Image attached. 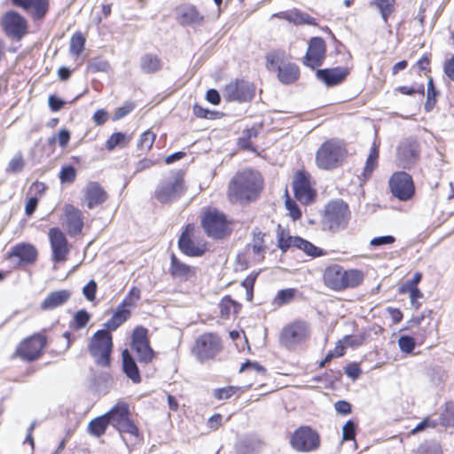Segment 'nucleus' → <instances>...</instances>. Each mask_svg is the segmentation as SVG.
Returning <instances> with one entry per match:
<instances>
[{
	"instance_id": "obj_38",
	"label": "nucleus",
	"mask_w": 454,
	"mask_h": 454,
	"mask_svg": "<svg viewBox=\"0 0 454 454\" xmlns=\"http://www.w3.org/2000/svg\"><path fill=\"white\" fill-rule=\"evenodd\" d=\"M438 424L444 427H454V402H447L439 414Z\"/></svg>"
},
{
	"instance_id": "obj_57",
	"label": "nucleus",
	"mask_w": 454,
	"mask_h": 454,
	"mask_svg": "<svg viewBox=\"0 0 454 454\" xmlns=\"http://www.w3.org/2000/svg\"><path fill=\"white\" fill-rule=\"evenodd\" d=\"M122 369H138L134 357L129 349L125 348L121 352Z\"/></svg>"
},
{
	"instance_id": "obj_59",
	"label": "nucleus",
	"mask_w": 454,
	"mask_h": 454,
	"mask_svg": "<svg viewBox=\"0 0 454 454\" xmlns=\"http://www.w3.org/2000/svg\"><path fill=\"white\" fill-rule=\"evenodd\" d=\"M395 241V239L392 235H386L380 237H375L370 240V245L372 247H381L386 245H391Z\"/></svg>"
},
{
	"instance_id": "obj_2",
	"label": "nucleus",
	"mask_w": 454,
	"mask_h": 454,
	"mask_svg": "<svg viewBox=\"0 0 454 454\" xmlns=\"http://www.w3.org/2000/svg\"><path fill=\"white\" fill-rule=\"evenodd\" d=\"M266 67L277 73L278 79L284 84L296 82L300 70L296 64L290 61V57L283 51H273L266 55Z\"/></svg>"
},
{
	"instance_id": "obj_5",
	"label": "nucleus",
	"mask_w": 454,
	"mask_h": 454,
	"mask_svg": "<svg viewBox=\"0 0 454 454\" xmlns=\"http://www.w3.org/2000/svg\"><path fill=\"white\" fill-rule=\"evenodd\" d=\"M347 151L338 139H329L323 143L316 154V163L322 169L337 168L344 160Z\"/></svg>"
},
{
	"instance_id": "obj_63",
	"label": "nucleus",
	"mask_w": 454,
	"mask_h": 454,
	"mask_svg": "<svg viewBox=\"0 0 454 454\" xmlns=\"http://www.w3.org/2000/svg\"><path fill=\"white\" fill-rule=\"evenodd\" d=\"M286 207L294 220H297L301 216V213L294 201L287 199L286 201Z\"/></svg>"
},
{
	"instance_id": "obj_19",
	"label": "nucleus",
	"mask_w": 454,
	"mask_h": 454,
	"mask_svg": "<svg viewBox=\"0 0 454 454\" xmlns=\"http://www.w3.org/2000/svg\"><path fill=\"white\" fill-rule=\"evenodd\" d=\"M62 225L71 236L82 232L83 227L82 213L80 209L70 204L63 207Z\"/></svg>"
},
{
	"instance_id": "obj_34",
	"label": "nucleus",
	"mask_w": 454,
	"mask_h": 454,
	"mask_svg": "<svg viewBox=\"0 0 454 454\" xmlns=\"http://www.w3.org/2000/svg\"><path fill=\"white\" fill-rule=\"evenodd\" d=\"M109 425V419L105 413L91 419L88 425L87 431L90 435L99 437L106 433Z\"/></svg>"
},
{
	"instance_id": "obj_51",
	"label": "nucleus",
	"mask_w": 454,
	"mask_h": 454,
	"mask_svg": "<svg viewBox=\"0 0 454 454\" xmlns=\"http://www.w3.org/2000/svg\"><path fill=\"white\" fill-rule=\"evenodd\" d=\"M415 339L408 335H402L398 340L400 349L405 353H411L415 347Z\"/></svg>"
},
{
	"instance_id": "obj_48",
	"label": "nucleus",
	"mask_w": 454,
	"mask_h": 454,
	"mask_svg": "<svg viewBox=\"0 0 454 454\" xmlns=\"http://www.w3.org/2000/svg\"><path fill=\"white\" fill-rule=\"evenodd\" d=\"M155 137V134L151 130L145 131L138 139L137 147L142 151H148L152 148Z\"/></svg>"
},
{
	"instance_id": "obj_9",
	"label": "nucleus",
	"mask_w": 454,
	"mask_h": 454,
	"mask_svg": "<svg viewBox=\"0 0 454 454\" xmlns=\"http://www.w3.org/2000/svg\"><path fill=\"white\" fill-rule=\"evenodd\" d=\"M222 349L220 338L214 333H204L199 336L192 348V353L200 361L212 359Z\"/></svg>"
},
{
	"instance_id": "obj_36",
	"label": "nucleus",
	"mask_w": 454,
	"mask_h": 454,
	"mask_svg": "<svg viewBox=\"0 0 454 454\" xmlns=\"http://www.w3.org/2000/svg\"><path fill=\"white\" fill-rule=\"evenodd\" d=\"M114 380L106 371H100L93 380L95 390L100 394H106L113 386Z\"/></svg>"
},
{
	"instance_id": "obj_14",
	"label": "nucleus",
	"mask_w": 454,
	"mask_h": 454,
	"mask_svg": "<svg viewBox=\"0 0 454 454\" xmlns=\"http://www.w3.org/2000/svg\"><path fill=\"white\" fill-rule=\"evenodd\" d=\"M223 96L227 101H249L254 96V86L244 80L231 81L223 88Z\"/></svg>"
},
{
	"instance_id": "obj_17",
	"label": "nucleus",
	"mask_w": 454,
	"mask_h": 454,
	"mask_svg": "<svg viewBox=\"0 0 454 454\" xmlns=\"http://www.w3.org/2000/svg\"><path fill=\"white\" fill-rule=\"evenodd\" d=\"M49 239L52 250V260L56 262H65L70 251L65 234L59 228H51L49 231Z\"/></svg>"
},
{
	"instance_id": "obj_54",
	"label": "nucleus",
	"mask_w": 454,
	"mask_h": 454,
	"mask_svg": "<svg viewBox=\"0 0 454 454\" xmlns=\"http://www.w3.org/2000/svg\"><path fill=\"white\" fill-rule=\"evenodd\" d=\"M437 425L438 422L435 419H432L429 417H427L411 431V434H415L425 430L426 428H434Z\"/></svg>"
},
{
	"instance_id": "obj_40",
	"label": "nucleus",
	"mask_w": 454,
	"mask_h": 454,
	"mask_svg": "<svg viewBox=\"0 0 454 454\" xmlns=\"http://www.w3.org/2000/svg\"><path fill=\"white\" fill-rule=\"evenodd\" d=\"M131 140V137L121 132L114 133L106 142V147L113 151L116 146L125 147Z\"/></svg>"
},
{
	"instance_id": "obj_7",
	"label": "nucleus",
	"mask_w": 454,
	"mask_h": 454,
	"mask_svg": "<svg viewBox=\"0 0 454 454\" xmlns=\"http://www.w3.org/2000/svg\"><path fill=\"white\" fill-rule=\"evenodd\" d=\"M112 425L120 433H128L131 435H138V428L129 418V407L124 402L117 403L106 413Z\"/></svg>"
},
{
	"instance_id": "obj_44",
	"label": "nucleus",
	"mask_w": 454,
	"mask_h": 454,
	"mask_svg": "<svg viewBox=\"0 0 454 454\" xmlns=\"http://www.w3.org/2000/svg\"><path fill=\"white\" fill-rule=\"evenodd\" d=\"M378 158L379 146L375 143H373L364 167V176L371 175V173L374 170V168L377 167Z\"/></svg>"
},
{
	"instance_id": "obj_64",
	"label": "nucleus",
	"mask_w": 454,
	"mask_h": 454,
	"mask_svg": "<svg viewBox=\"0 0 454 454\" xmlns=\"http://www.w3.org/2000/svg\"><path fill=\"white\" fill-rule=\"evenodd\" d=\"M335 410L338 413L342 415H348L351 412V405L346 401H338L334 404Z\"/></svg>"
},
{
	"instance_id": "obj_31",
	"label": "nucleus",
	"mask_w": 454,
	"mask_h": 454,
	"mask_svg": "<svg viewBox=\"0 0 454 454\" xmlns=\"http://www.w3.org/2000/svg\"><path fill=\"white\" fill-rule=\"evenodd\" d=\"M12 3L27 11L33 9L35 19H41L48 10V0H12Z\"/></svg>"
},
{
	"instance_id": "obj_15",
	"label": "nucleus",
	"mask_w": 454,
	"mask_h": 454,
	"mask_svg": "<svg viewBox=\"0 0 454 454\" xmlns=\"http://www.w3.org/2000/svg\"><path fill=\"white\" fill-rule=\"evenodd\" d=\"M130 346L131 350L136 353L139 362L146 364L153 357V351L147 339L146 328L137 326L134 329Z\"/></svg>"
},
{
	"instance_id": "obj_53",
	"label": "nucleus",
	"mask_w": 454,
	"mask_h": 454,
	"mask_svg": "<svg viewBox=\"0 0 454 454\" xmlns=\"http://www.w3.org/2000/svg\"><path fill=\"white\" fill-rule=\"evenodd\" d=\"M239 387L234 386H228L221 388L215 389L214 396L218 400L228 399L232 396Z\"/></svg>"
},
{
	"instance_id": "obj_33",
	"label": "nucleus",
	"mask_w": 454,
	"mask_h": 454,
	"mask_svg": "<svg viewBox=\"0 0 454 454\" xmlns=\"http://www.w3.org/2000/svg\"><path fill=\"white\" fill-rule=\"evenodd\" d=\"M127 308L128 307L121 303L114 312L112 317L104 324L106 327L105 330L111 333V331H115L121 325L126 322L131 315L130 310Z\"/></svg>"
},
{
	"instance_id": "obj_58",
	"label": "nucleus",
	"mask_w": 454,
	"mask_h": 454,
	"mask_svg": "<svg viewBox=\"0 0 454 454\" xmlns=\"http://www.w3.org/2000/svg\"><path fill=\"white\" fill-rule=\"evenodd\" d=\"M410 293V301L412 308L419 309L421 307L419 299L423 297V294L419 288L406 289Z\"/></svg>"
},
{
	"instance_id": "obj_41",
	"label": "nucleus",
	"mask_w": 454,
	"mask_h": 454,
	"mask_svg": "<svg viewBox=\"0 0 454 454\" xmlns=\"http://www.w3.org/2000/svg\"><path fill=\"white\" fill-rule=\"evenodd\" d=\"M297 290L295 288L282 289L277 294L273 302L279 307L288 304L295 298Z\"/></svg>"
},
{
	"instance_id": "obj_29",
	"label": "nucleus",
	"mask_w": 454,
	"mask_h": 454,
	"mask_svg": "<svg viewBox=\"0 0 454 454\" xmlns=\"http://www.w3.org/2000/svg\"><path fill=\"white\" fill-rule=\"evenodd\" d=\"M85 200L89 208L102 204L106 200V193L98 183H90L85 188Z\"/></svg>"
},
{
	"instance_id": "obj_1",
	"label": "nucleus",
	"mask_w": 454,
	"mask_h": 454,
	"mask_svg": "<svg viewBox=\"0 0 454 454\" xmlns=\"http://www.w3.org/2000/svg\"><path fill=\"white\" fill-rule=\"evenodd\" d=\"M262 189V178L254 170L237 173L229 184L228 196L231 202L244 203L255 200Z\"/></svg>"
},
{
	"instance_id": "obj_35",
	"label": "nucleus",
	"mask_w": 454,
	"mask_h": 454,
	"mask_svg": "<svg viewBox=\"0 0 454 454\" xmlns=\"http://www.w3.org/2000/svg\"><path fill=\"white\" fill-rule=\"evenodd\" d=\"M140 67L145 74H153L161 68V60L157 55L145 54L140 59Z\"/></svg>"
},
{
	"instance_id": "obj_32",
	"label": "nucleus",
	"mask_w": 454,
	"mask_h": 454,
	"mask_svg": "<svg viewBox=\"0 0 454 454\" xmlns=\"http://www.w3.org/2000/svg\"><path fill=\"white\" fill-rule=\"evenodd\" d=\"M170 270L174 278L184 281L192 278L196 273V269L194 267L180 262L174 254L171 256Z\"/></svg>"
},
{
	"instance_id": "obj_28",
	"label": "nucleus",
	"mask_w": 454,
	"mask_h": 454,
	"mask_svg": "<svg viewBox=\"0 0 454 454\" xmlns=\"http://www.w3.org/2000/svg\"><path fill=\"white\" fill-rule=\"evenodd\" d=\"M272 16L288 20L295 25H317L313 17L297 9L281 12L275 13Z\"/></svg>"
},
{
	"instance_id": "obj_46",
	"label": "nucleus",
	"mask_w": 454,
	"mask_h": 454,
	"mask_svg": "<svg viewBox=\"0 0 454 454\" xmlns=\"http://www.w3.org/2000/svg\"><path fill=\"white\" fill-rule=\"evenodd\" d=\"M346 349V345L344 343L343 339L339 340L335 345L333 350L329 351L324 360H322L319 364L320 367L325 366V364L333 358V357H340L344 355Z\"/></svg>"
},
{
	"instance_id": "obj_3",
	"label": "nucleus",
	"mask_w": 454,
	"mask_h": 454,
	"mask_svg": "<svg viewBox=\"0 0 454 454\" xmlns=\"http://www.w3.org/2000/svg\"><path fill=\"white\" fill-rule=\"evenodd\" d=\"M363 278L364 276L360 270H346L337 264L327 267L324 273L325 284L335 291L354 288L361 284Z\"/></svg>"
},
{
	"instance_id": "obj_43",
	"label": "nucleus",
	"mask_w": 454,
	"mask_h": 454,
	"mask_svg": "<svg viewBox=\"0 0 454 454\" xmlns=\"http://www.w3.org/2000/svg\"><path fill=\"white\" fill-rule=\"evenodd\" d=\"M87 68L90 72L97 73V72H108L110 70V64L107 60L97 57L89 60Z\"/></svg>"
},
{
	"instance_id": "obj_45",
	"label": "nucleus",
	"mask_w": 454,
	"mask_h": 454,
	"mask_svg": "<svg viewBox=\"0 0 454 454\" xmlns=\"http://www.w3.org/2000/svg\"><path fill=\"white\" fill-rule=\"evenodd\" d=\"M85 44V38L81 33H75L73 35L70 41V52L74 56H79Z\"/></svg>"
},
{
	"instance_id": "obj_16",
	"label": "nucleus",
	"mask_w": 454,
	"mask_h": 454,
	"mask_svg": "<svg viewBox=\"0 0 454 454\" xmlns=\"http://www.w3.org/2000/svg\"><path fill=\"white\" fill-rule=\"evenodd\" d=\"M309 335V325L303 321H296L281 333V342L287 348L294 347L305 341Z\"/></svg>"
},
{
	"instance_id": "obj_42",
	"label": "nucleus",
	"mask_w": 454,
	"mask_h": 454,
	"mask_svg": "<svg viewBox=\"0 0 454 454\" xmlns=\"http://www.w3.org/2000/svg\"><path fill=\"white\" fill-rule=\"evenodd\" d=\"M294 242H296L295 247L304 251L308 255L319 256L323 254V252L320 248L315 247L312 243L301 238L294 239Z\"/></svg>"
},
{
	"instance_id": "obj_52",
	"label": "nucleus",
	"mask_w": 454,
	"mask_h": 454,
	"mask_svg": "<svg viewBox=\"0 0 454 454\" xmlns=\"http://www.w3.org/2000/svg\"><path fill=\"white\" fill-rule=\"evenodd\" d=\"M140 289L138 287H132L127 297L122 301L121 304L125 305L126 307H135L137 301L140 299Z\"/></svg>"
},
{
	"instance_id": "obj_10",
	"label": "nucleus",
	"mask_w": 454,
	"mask_h": 454,
	"mask_svg": "<svg viewBox=\"0 0 454 454\" xmlns=\"http://www.w3.org/2000/svg\"><path fill=\"white\" fill-rule=\"evenodd\" d=\"M290 442L294 450L309 452L319 447L320 438L318 434L309 427H301L294 431Z\"/></svg>"
},
{
	"instance_id": "obj_55",
	"label": "nucleus",
	"mask_w": 454,
	"mask_h": 454,
	"mask_svg": "<svg viewBox=\"0 0 454 454\" xmlns=\"http://www.w3.org/2000/svg\"><path fill=\"white\" fill-rule=\"evenodd\" d=\"M356 424L352 420H348L342 427V439L344 441H350L355 439L356 435Z\"/></svg>"
},
{
	"instance_id": "obj_11",
	"label": "nucleus",
	"mask_w": 454,
	"mask_h": 454,
	"mask_svg": "<svg viewBox=\"0 0 454 454\" xmlns=\"http://www.w3.org/2000/svg\"><path fill=\"white\" fill-rule=\"evenodd\" d=\"M388 183L392 194L400 200H409L414 195L415 187L413 180L406 172L394 173Z\"/></svg>"
},
{
	"instance_id": "obj_23",
	"label": "nucleus",
	"mask_w": 454,
	"mask_h": 454,
	"mask_svg": "<svg viewBox=\"0 0 454 454\" xmlns=\"http://www.w3.org/2000/svg\"><path fill=\"white\" fill-rule=\"evenodd\" d=\"M293 187L296 199L303 203L312 202L315 192L310 186L309 176L303 172H297L294 176Z\"/></svg>"
},
{
	"instance_id": "obj_25",
	"label": "nucleus",
	"mask_w": 454,
	"mask_h": 454,
	"mask_svg": "<svg viewBox=\"0 0 454 454\" xmlns=\"http://www.w3.org/2000/svg\"><path fill=\"white\" fill-rule=\"evenodd\" d=\"M264 234L256 230L253 231V239L247 244L246 253L254 262H261L264 258L265 245L263 239Z\"/></svg>"
},
{
	"instance_id": "obj_39",
	"label": "nucleus",
	"mask_w": 454,
	"mask_h": 454,
	"mask_svg": "<svg viewBox=\"0 0 454 454\" xmlns=\"http://www.w3.org/2000/svg\"><path fill=\"white\" fill-rule=\"evenodd\" d=\"M240 308L241 305L233 301L230 296L223 297L219 303L220 313L225 318H228L231 315H237Z\"/></svg>"
},
{
	"instance_id": "obj_62",
	"label": "nucleus",
	"mask_w": 454,
	"mask_h": 454,
	"mask_svg": "<svg viewBox=\"0 0 454 454\" xmlns=\"http://www.w3.org/2000/svg\"><path fill=\"white\" fill-rule=\"evenodd\" d=\"M421 273L419 272H416L412 278L406 281L400 288H399V291L400 293H404L406 292V289H412V288H418L417 287V285L419 283V281L421 280Z\"/></svg>"
},
{
	"instance_id": "obj_47",
	"label": "nucleus",
	"mask_w": 454,
	"mask_h": 454,
	"mask_svg": "<svg viewBox=\"0 0 454 454\" xmlns=\"http://www.w3.org/2000/svg\"><path fill=\"white\" fill-rule=\"evenodd\" d=\"M374 4L380 10L383 20L387 22L388 16L393 12L395 0H374Z\"/></svg>"
},
{
	"instance_id": "obj_22",
	"label": "nucleus",
	"mask_w": 454,
	"mask_h": 454,
	"mask_svg": "<svg viewBox=\"0 0 454 454\" xmlns=\"http://www.w3.org/2000/svg\"><path fill=\"white\" fill-rule=\"evenodd\" d=\"M325 57V41L320 37H313L309 43V48L303 61L304 65L314 69L322 65Z\"/></svg>"
},
{
	"instance_id": "obj_8",
	"label": "nucleus",
	"mask_w": 454,
	"mask_h": 454,
	"mask_svg": "<svg viewBox=\"0 0 454 454\" xmlns=\"http://www.w3.org/2000/svg\"><path fill=\"white\" fill-rule=\"evenodd\" d=\"M350 211L341 200L330 201L325 209V220L333 231L344 229L350 220Z\"/></svg>"
},
{
	"instance_id": "obj_6",
	"label": "nucleus",
	"mask_w": 454,
	"mask_h": 454,
	"mask_svg": "<svg viewBox=\"0 0 454 454\" xmlns=\"http://www.w3.org/2000/svg\"><path fill=\"white\" fill-rule=\"evenodd\" d=\"M183 175L179 172H171L164 176L157 185L154 197L163 204L178 200L184 193Z\"/></svg>"
},
{
	"instance_id": "obj_30",
	"label": "nucleus",
	"mask_w": 454,
	"mask_h": 454,
	"mask_svg": "<svg viewBox=\"0 0 454 454\" xmlns=\"http://www.w3.org/2000/svg\"><path fill=\"white\" fill-rule=\"evenodd\" d=\"M37 256V251L30 244H18L9 253V257H17L22 262H34Z\"/></svg>"
},
{
	"instance_id": "obj_13",
	"label": "nucleus",
	"mask_w": 454,
	"mask_h": 454,
	"mask_svg": "<svg viewBox=\"0 0 454 454\" xmlns=\"http://www.w3.org/2000/svg\"><path fill=\"white\" fill-rule=\"evenodd\" d=\"M46 337L36 333L24 340L16 349V356L26 361L37 359L46 345Z\"/></svg>"
},
{
	"instance_id": "obj_56",
	"label": "nucleus",
	"mask_w": 454,
	"mask_h": 454,
	"mask_svg": "<svg viewBox=\"0 0 454 454\" xmlns=\"http://www.w3.org/2000/svg\"><path fill=\"white\" fill-rule=\"evenodd\" d=\"M97 288L98 285L93 279L89 281V283L83 286L82 294L89 301H93L96 299Z\"/></svg>"
},
{
	"instance_id": "obj_61",
	"label": "nucleus",
	"mask_w": 454,
	"mask_h": 454,
	"mask_svg": "<svg viewBox=\"0 0 454 454\" xmlns=\"http://www.w3.org/2000/svg\"><path fill=\"white\" fill-rule=\"evenodd\" d=\"M344 343L347 347L356 348L363 344V335H346L343 338Z\"/></svg>"
},
{
	"instance_id": "obj_27",
	"label": "nucleus",
	"mask_w": 454,
	"mask_h": 454,
	"mask_svg": "<svg viewBox=\"0 0 454 454\" xmlns=\"http://www.w3.org/2000/svg\"><path fill=\"white\" fill-rule=\"evenodd\" d=\"M348 74V70L345 67L319 69L317 71V77L323 81L327 86H334L340 83Z\"/></svg>"
},
{
	"instance_id": "obj_4",
	"label": "nucleus",
	"mask_w": 454,
	"mask_h": 454,
	"mask_svg": "<svg viewBox=\"0 0 454 454\" xmlns=\"http://www.w3.org/2000/svg\"><path fill=\"white\" fill-rule=\"evenodd\" d=\"M113 346V337L107 330H98L90 337L88 349L98 366L109 367L111 365Z\"/></svg>"
},
{
	"instance_id": "obj_37",
	"label": "nucleus",
	"mask_w": 454,
	"mask_h": 454,
	"mask_svg": "<svg viewBox=\"0 0 454 454\" xmlns=\"http://www.w3.org/2000/svg\"><path fill=\"white\" fill-rule=\"evenodd\" d=\"M277 238H278V247L282 250V252H286L290 247H295L296 242L294 239H299L300 237H293L289 234L287 231L281 227L280 224L278 226L277 230Z\"/></svg>"
},
{
	"instance_id": "obj_60",
	"label": "nucleus",
	"mask_w": 454,
	"mask_h": 454,
	"mask_svg": "<svg viewBox=\"0 0 454 454\" xmlns=\"http://www.w3.org/2000/svg\"><path fill=\"white\" fill-rule=\"evenodd\" d=\"M89 320H90V314L84 309H81V310L77 311L74 316V321L76 324V327L79 329L85 327L86 325L88 324Z\"/></svg>"
},
{
	"instance_id": "obj_18",
	"label": "nucleus",
	"mask_w": 454,
	"mask_h": 454,
	"mask_svg": "<svg viewBox=\"0 0 454 454\" xmlns=\"http://www.w3.org/2000/svg\"><path fill=\"white\" fill-rule=\"evenodd\" d=\"M194 231V225L188 224L182 233L178 246L180 250L189 256H200L206 251V243L201 240H195L192 237V232Z\"/></svg>"
},
{
	"instance_id": "obj_21",
	"label": "nucleus",
	"mask_w": 454,
	"mask_h": 454,
	"mask_svg": "<svg viewBox=\"0 0 454 454\" xmlns=\"http://www.w3.org/2000/svg\"><path fill=\"white\" fill-rule=\"evenodd\" d=\"M2 25L7 35L20 40L26 33V20L14 11L5 13L2 20Z\"/></svg>"
},
{
	"instance_id": "obj_49",
	"label": "nucleus",
	"mask_w": 454,
	"mask_h": 454,
	"mask_svg": "<svg viewBox=\"0 0 454 454\" xmlns=\"http://www.w3.org/2000/svg\"><path fill=\"white\" fill-rule=\"evenodd\" d=\"M76 176V170L73 166H64L59 172V179L62 184L73 183Z\"/></svg>"
},
{
	"instance_id": "obj_12",
	"label": "nucleus",
	"mask_w": 454,
	"mask_h": 454,
	"mask_svg": "<svg viewBox=\"0 0 454 454\" xmlns=\"http://www.w3.org/2000/svg\"><path fill=\"white\" fill-rule=\"evenodd\" d=\"M201 224L207 235L213 239H222L228 232V224L224 215L216 210L206 212Z\"/></svg>"
},
{
	"instance_id": "obj_26",
	"label": "nucleus",
	"mask_w": 454,
	"mask_h": 454,
	"mask_svg": "<svg viewBox=\"0 0 454 454\" xmlns=\"http://www.w3.org/2000/svg\"><path fill=\"white\" fill-rule=\"evenodd\" d=\"M71 298V292L67 289L58 290L50 293L41 302L42 310H52L67 303Z\"/></svg>"
},
{
	"instance_id": "obj_50",
	"label": "nucleus",
	"mask_w": 454,
	"mask_h": 454,
	"mask_svg": "<svg viewBox=\"0 0 454 454\" xmlns=\"http://www.w3.org/2000/svg\"><path fill=\"white\" fill-rule=\"evenodd\" d=\"M414 454H442V452L437 442H427L421 444Z\"/></svg>"
},
{
	"instance_id": "obj_24",
	"label": "nucleus",
	"mask_w": 454,
	"mask_h": 454,
	"mask_svg": "<svg viewBox=\"0 0 454 454\" xmlns=\"http://www.w3.org/2000/svg\"><path fill=\"white\" fill-rule=\"evenodd\" d=\"M178 20L182 25L200 26L204 22V16L194 5L185 4L177 9Z\"/></svg>"
},
{
	"instance_id": "obj_20",
	"label": "nucleus",
	"mask_w": 454,
	"mask_h": 454,
	"mask_svg": "<svg viewBox=\"0 0 454 454\" xmlns=\"http://www.w3.org/2000/svg\"><path fill=\"white\" fill-rule=\"evenodd\" d=\"M419 155V151L417 141L408 139L398 145L396 160L400 167L409 168L416 164Z\"/></svg>"
}]
</instances>
